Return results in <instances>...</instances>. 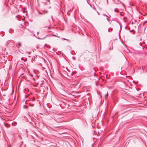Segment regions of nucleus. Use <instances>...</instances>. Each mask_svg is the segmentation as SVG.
I'll return each mask as SVG.
<instances>
[{"instance_id":"9b49d317","label":"nucleus","mask_w":147,"mask_h":147,"mask_svg":"<svg viewBox=\"0 0 147 147\" xmlns=\"http://www.w3.org/2000/svg\"><path fill=\"white\" fill-rule=\"evenodd\" d=\"M53 36H56V37H58V38H59V36H55V35H53Z\"/></svg>"},{"instance_id":"a211bd4d","label":"nucleus","mask_w":147,"mask_h":147,"mask_svg":"<svg viewBox=\"0 0 147 147\" xmlns=\"http://www.w3.org/2000/svg\"><path fill=\"white\" fill-rule=\"evenodd\" d=\"M48 29H49V28H48Z\"/></svg>"},{"instance_id":"423d86ee","label":"nucleus","mask_w":147,"mask_h":147,"mask_svg":"<svg viewBox=\"0 0 147 147\" xmlns=\"http://www.w3.org/2000/svg\"><path fill=\"white\" fill-rule=\"evenodd\" d=\"M107 17V20L109 22V20L108 19V18H109V16H106Z\"/></svg>"},{"instance_id":"20e7f679","label":"nucleus","mask_w":147,"mask_h":147,"mask_svg":"<svg viewBox=\"0 0 147 147\" xmlns=\"http://www.w3.org/2000/svg\"><path fill=\"white\" fill-rule=\"evenodd\" d=\"M47 1V3H46V2L44 3H45V5H46L47 4L49 3V1Z\"/></svg>"},{"instance_id":"f8f14e48","label":"nucleus","mask_w":147,"mask_h":147,"mask_svg":"<svg viewBox=\"0 0 147 147\" xmlns=\"http://www.w3.org/2000/svg\"><path fill=\"white\" fill-rule=\"evenodd\" d=\"M93 8L96 11V8L94 7H93Z\"/></svg>"},{"instance_id":"f3484780","label":"nucleus","mask_w":147,"mask_h":147,"mask_svg":"<svg viewBox=\"0 0 147 147\" xmlns=\"http://www.w3.org/2000/svg\"><path fill=\"white\" fill-rule=\"evenodd\" d=\"M22 58H21V59H22Z\"/></svg>"},{"instance_id":"1a4fd4ad","label":"nucleus","mask_w":147,"mask_h":147,"mask_svg":"<svg viewBox=\"0 0 147 147\" xmlns=\"http://www.w3.org/2000/svg\"><path fill=\"white\" fill-rule=\"evenodd\" d=\"M114 11H115V12H118L117 11V10L116 9H114Z\"/></svg>"},{"instance_id":"0eeeda50","label":"nucleus","mask_w":147,"mask_h":147,"mask_svg":"<svg viewBox=\"0 0 147 147\" xmlns=\"http://www.w3.org/2000/svg\"><path fill=\"white\" fill-rule=\"evenodd\" d=\"M87 1V2L89 4V5H90V6L92 8V5L91 4H89V3L88 2V1Z\"/></svg>"},{"instance_id":"2eb2a0df","label":"nucleus","mask_w":147,"mask_h":147,"mask_svg":"<svg viewBox=\"0 0 147 147\" xmlns=\"http://www.w3.org/2000/svg\"><path fill=\"white\" fill-rule=\"evenodd\" d=\"M39 33V32H37V34H38Z\"/></svg>"},{"instance_id":"f03ea898","label":"nucleus","mask_w":147,"mask_h":147,"mask_svg":"<svg viewBox=\"0 0 147 147\" xmlns=\"http://www.w3.org/2000/svg\"><path fill=\"white\" fill-rule=\"evenodd\" d=\"M108 92H107V94H106L105 96V99H106L108 97Z\"/></svg>"},{"instance_id":"6e6552de","label":"nucleus","mask_w":147,"mask_h":147,"mask_svg":"<svg viewBox=\"0 0 147 147\" xmlns=\"http://www.w3.org/2000/svg\"><path fill=\"white\" fill-rule=\"evenodd\" d=\"M63 39L65 40H67L68 41H70L69 40H68L67 39H65V38H63Z\"/></svg>"},{"instance_id":"39448f33","label":"nucleus","mask_w":147,"mask_h":147,"mask_svg":"<svg viewBox=\"0 0 147 147\" xmlns=\"http://www.w3.org/2000/svg\"><path fill=\"white\" fill-rule=\"evenodd\" d=\"M18 44L19 46V47H20L21 46V44L20 43V42H18Z\"/></svg>"},{"instance_id":"9d476101","label":"nucleus","mask_w":147,"mask_h":147,"mask_svg":"<svg viewBox=\"0 0 147 147\" xmlns=\"http://www.w3.org/2000/svg\"><path fill=\"white\" fill-rule=\"evenodd\" d=\"M96 11L97 13L98 14V15H100L99 13L97 11Z\"/></svg>"},{"instance_id":"7ed1b4c3","label":"nucleus","mask_w":147,"mask_h":147,"mask_svg":"<svg viewBox=\"0 0 147 147\" xmlns=\"http://www.w3.org/2000/svg\"><path fill=\"white\" fill-rule=\"evenodd\" d=\"M48 36V35L46 36L45 37L43 38H38V39H45Z\"/></svg>"},{"instance_id":"ddd939ff","label":"nucleus","mask_w":147,"mask_h":147,"mask_svg":"<svg viewBox=\"0 0 147 147\" xmlns=\"http://www.w3.org/2000/svg\"><path fill=\"white\" fill-rule=\"evenodd\" d=\"M38 13L40 14H42V13H41L40 12H38Z\"/></svg>"},{"instance_id":"4468645a","label":"nucleus","mask_w":147,"mask_h":147,"mask_svg":"<svg viewBox=\"0 0 147 147\" xmlns=\"http://www.w3.org/2000/svg\"><path fill=\"white\" fill-rule=\"evenodd\" d=\"M102 15L103 16H107L105 14H103Z\"/></svg>"},{"instance_id":"dca6fc26","label":"nucleus","mask_w":147,"mask_h":147,"mask_svg":"<svg viewBox=\"0 0 147 147\" xmlns=\"http://www.w3.org/2000/svg\"><path fill=\"white\" fill-rule=\"evenodd\" d=\"M109 32V29L108 30Z\"/></svg>"},{"instance_id":"f257e3e1","label":"nucleus","mask_w":147,"mask_h":147,"mask_svg":"<svg viewBox=\"0 0 147 147\" xmlns=\"http://www.w3.org/2000/svg\"><path fill=\"white\" fill-rule=\"evenodd\" d=\"M45 47H47L49 49H50L51 48V46L50 45H48L47 44H45Z\"/></svg>"}]
</instances>
